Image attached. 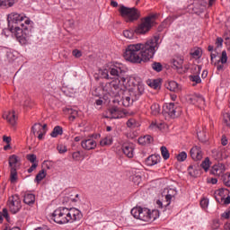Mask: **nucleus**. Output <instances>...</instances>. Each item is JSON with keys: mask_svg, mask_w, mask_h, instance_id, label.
Returning a JSON list of instances; mask_svg holds the SVG:
<instances>
[{"mask_svg": "<svg viewBox=\"0 0 230 230\" xmlns=\"http://www.w3.org/2000/svg\"><path fill=\"white\" fill-rule=\"evenodd\" d=\"M159 35L154 36L145 43H137L128 45L124 53L125 60L133 64H141V62H148L150 58H154L155 51L159 49Z\"/></svg>", "mask_w": 230, "mask_h": 230, "instance_id": "1", "label": "nucleus"}, {"mask_svg": "<svg viewBox=\"0 0 230 230\" xmlns=\"http://www.w3.org/2000/svg\"><path fill=\"white\" fill-rule=\"evenodd\" d=\"M8 28L13 33L20 44H28L30 34L31 33V21L24 14L11 13L7 16Z\"/></svg>", "mask_w": 230, "mask_h": 230, "instance_id": "2", "label": "nucleus"}, {"mask_svg": "<svg viewBox=\"0 0 230 230\" xmlns=\"http://www.w3.org/2000/svg\"><path fill=\"white\" fill-rule=\"evenodd\" d=\"M84 215L78 208H59L51 214V220L56 224H73L82 220Z\"/></svg>", "mask_w": 230, "mask_h": 230, "instance_id": "3", "label": "nucleus"}, {"mask_svg": "<svg viewBox=\"0 0 230 230\" xmlns=\"http://www.w3.org/2000/svg\"><path fill=\"white\" fill-rule=\"evenodd\" d=\"M131 215L134 218L142 220L143 222H154L159 218V210H150L146 208L136 207L131 209Z\"/></svg>", "mask_w": 230, "mask_h": 230, "instance_id": "4", "label": "nucleus"}, {"mask_svg": "<svg viewBox=\"0 0 230 230\" xmlns=\"http://www.w3.org/2000/svg\"><path fill=\"white\" fill-rule=\"evenodd\" d=\"M126 71L121 68V66H113L109 69H100L99 75L104 80H122V84L127 82V77L125 76Z\"/></svg>", "mask_w": 230, "mask_h": 230, "instance_id": "5", "label": "nucleus"}, {"mask_svg": "<svg viewBox=\"0 0 230 230\" xmlns=\"http://www.w3.org/2000/svg\"><path fill=\"white\" fill-rule=\"evenodd\" d=\"M126 82L123 84V85H128V87H131L129 90H128L131 94L133 93L135 98L139 100V96L145 93V85L143 84L139 83V81L136 80V77L134 76H126Z\"/></svg>", "mask_w": 230, "mask_h": 230, "instance_id": "6", "label": "nucleus"}, {"mask_svg": "<svg viewBox=\"0 0 230 230\" xmlns=\"http://www.w3.org/2000/svg\"><path fill=\"white\" fill-rule=\"evenodd\" d=\"M119 12L122 17H127V22H134V21H137L141 17V13L136 7L130 8L121 5Z\"/></svg>", "mask_w": 230, "mask_h": 230, "instance_id": "7", "label": "nucleus"}, {"mask_svg": "<svg viewBox=\"0 0 230 230\" xmlns=\"http://www.w3.org/2000/svg\"><path fill=\"white\" fill-rule=\"evenodd\" d=\"M7 208H9L10 213L13 215H17L22 209V203L21 202V198L17 195L9 197L7 200Z\"/></svg>", "mask_w": 230, "mask_h": 230, "instance_id": "8", "label": "nucleus"}, {"mask_svg": "<svg viewBox=\"0 0 230 230\" xmlns=\"http://www.w3.org/2000/svg\"><path fill=\"white\" fill-rule=\"evenodd\" d=\"M112 80L110 83H106L105 86L103 87V90L106 91L109 94H112V96H118V93H119V84L121 82L123 83V80L121 78L119 79H110Z\"/></svg>", "mask_w": 230, "mask_h": 230, "instance_id": "9", "label": "nucleus"}, {"mask_svg": "<svg viewBox=\"0 0 230 230\" xmlns=\"http://www.w3.org/2000/svg\"><path fill=\"white\" fill-rule=\"evenodd\" d=\"M152 29V17L148 16L137 26L135 30L137 35H145L148 33V31Z\"/></svg>", "mask_w": 230, "mask_h": 230, "instance_id": "10", "label": "nucleus"}, {"mask_svg": "<svg viewBox=\"0 0 230 230\" xmlns=\"http://www.w3.org/2000/svg\"><path fill=\"white\" fill-rule=\"evenodd\" d=\"M164 113L168 114V116L172 119L179 118L181 109L177 108L173 102L166 103L165 106H164Z\"/></svg>", "mask_w": 230, "mask_h": 230, "instance_id": "11", "label": "nucleus"}, {"mask_svg": "<svg viewBox=\"0 0 230 230\" xmlns=\"http://www.w3.org/2000/svg\"><path fill=\"white\" fill-rule=\"evenodd\" d=\"M134 102H137V97H135L134 93H131L128 90L124 91L122 94V105L124 107H130Z\"/></svg>", "mask_w": 230, "mask_h": 230, "instance_id": "12", "label": "nucleus"}, {"mask_svg": "<svg viewBox=\"0 0 230 230\" xmlns=\"http://www.w3.org/2000/svg\"><path fill=\"white\" fill-rule=\"evenodd\" d=\"M226 172V165L224 164H217L212 166L210 169V174L216 177H222Z\"/></svg>", "mask_w": 230, "mask_h": 230, "instance_id": "13", "label": "nucleus"}, {"mask_svg": "<svg viewBox=\"0 0 230 230\" xmlns=\"http://www.w3.org/2000/svg\"><path fill=\"white\" fill-rule=\"evenodd\" d=\"M172 69H176L178 72H182V66L184 64V58L181 56H174L172 59Z\"/></svg>", "mask_w": 230, "mask_h": 230, "instance_id": "14", "label": "nucleus"}, {"mask_svg": "<svg viewBox=\"0 0 230 230\" xmlns=\"http://www.w3.org/2000/svg\"><path fill=\"white\" fill-rule=\"evenodd\" d=\"M3 119H6L7 123H9V125H12V127L15 126V123H17V117H15V111H4L3 114Z\"/></svg>", "mask_w": 230, "mask_h": 230, "instance_id": "15", "label": "nucleus"}, {"mask_svg": "<svg viewBox=\"0 0 230 230\" xmlns=\"http://www.w3.org/2000/svg\"><path fill=\"white\" fill-rule=\"evenodd\" d=\"M96 145V141L93 138L84 139L81 142V146L84 150H94Z\"/></svg>", "mask_w": 230, "mask_h": 230, "instance_id": "16", "label": "nucleus"}, {"mask_svg": "<svg viewBox=\"0 0 230 230\" xmlns=\"http://www.w3.org/2000/svg\"><path fill=\"white\" fill-rule=\"evenodd\" d=\"M190 157L193 161H200L202 159V149L195 146L190 149Z\"/></svg>", "mask_w": 230, "mask_h": 230, "instance_id": "17", "label": "nucleus"}, {"mask_svg": "<svg viewBox=\"0 0 230 230\" xmlns=\"http://www.w3.org/2000/svg\"><path fill=\"white\" fill-rule=\"evenodd\" d=\"M31 134H33V136H37L38 134V139H42V137H44V132H42V124L35 123L31 127Z\"/></svg>", "mask_w": 230, "mask_h": 230, "instance_id": "18", "label": "nucleus"}, {"mask_svg": "<svg viewBox=\"0 0 230 230\" xmlns=\"http://www.w3.org/2000/svg\"><path fill=\"white\" fill-rule=\"evenodd\" d=\"M121 149H122L124 155H126L129 159H132V157H134V147H132V145L124 144V145H122Z\"/></svg>", "mask_w": 230, "mask_h": 230, "instance_id": "19", "label": "nucleus"}, {"mask_svg": "<svg viewBox=\"0 0 230 230\" xmlns=\"http://www.w3.org/2000/svg\"><path fill=\"white\" fill-rule=\"evenodd\" d=\"M212 155L217 161H222V159H226L227 157V155L222 149H213Z\"/></svg>", "mask_w": 230, "mask_h": 230, "instance_id": "20", "label": "nucleus"}, {"mask_svg": "<svg viewBox=\"0 0 230 230\" xmlns=\"http://www.w3.org/2000/svg\"><path fill=\"white\" fill-rule=\"evenodd\" d=\"M189 101L190 102V103H193L194 105L195 103H199V105H205L206 103V100L200 94L192 95L191 97H190Z\"/></svg>", "mask_w": 230, "mask_h": 230, "instance_id": "21", "label": "nucleus"}, {"mask_svg": "<svg viewBox=\"0 0 230 230\" xmlns=\"http://www.w3.org/2000/svg\"><path fill=\"white\" fill-rule=\"evenodd\" d=\"M175 195H177V190H175L174 189H170L167 191V194L165 196L166 204H164V208H168V206H170L172 199H173V197H175Z\"/></svg>", "mask_w": 230, "mask_h": 230, "instance_id": "22", "label": "nucleus"}, {"mask_svg": "<svg viewBox=\"0 0 230 230\" xmlns=\"http://www.w3.org/2000/svg\"><path fill=\"white\" fill-rule=\"evenodd\" d=\"M138 143L139 145H150L152 143H154V137L150 135H146L144 137H140L138 138Z\"/></svg>", "mask_w": 230, "mask_h": 230, "instance_id": "23", "label": "nucleus"}, {"mask_svg": "<svg viewBox=\"0 0 230 230\" xmlns=\"http://www.w3.org/2000/svg\"><path fill=\"white\" fill-rule=\"evenodd\" d=\"M159 161H160L159 155H152L146 158V163L147 166H154L157 164Z\"/></svg>", "mask_w": 230, "mask_h": 230, "instance_id": "24", "label": "nucleus"}, {"mask_svg": "<svg viewBox=\"0 0 230 230\" xmlns=\"http://www.w3.org/2000/svg\"><path fill=\"white\" fill-rule=\"evenodd\" d=\"M166 89L172 91V93H179L181 91V86L175 81H171L166 84Z\"/></svg>", "mask_w": 230, "mask_h": 230, "instance_id": "25", "label": "nucleus"}, {"mask_svg": "<svg viewBox=\"0 0 230 230\" xmlns=\"http://www.w3.org/2000/svg\"><path fill=\"white\" fill-rule=\"evenodd\" d=\"M24 204L27 206H33L35 204V196L33 194L26 193L23 197Z\"/></svg>", "mask_w": 230, "mask_h": 230, "instance_id": "26", "label": "nucleus"}, {"mask_svg": "<svg viewBox=\"0 0 230 230\" xmlns=\"http://www.w3.org/2000/svg\"><path fill=\"white\" fill-rule=\"evenodd\" d=\"M15 3H17V0H0V6L2 8H12Z\"/></svg>", "mask_w": 230, "mask_h": 230, "instance_id": "27", "label": "nucleus"}, {"mask_svg": "<svg viewBox=\"0 0 230 230\" xmlns=\"http://www.w3.org/2000/svg\"><path fill=\"white\" fill-rule=\"evenodd\" d=\"M64 134V129H62V127L56 126L52 132L50 133L51 137H58V136H62Z\"/></svg>", "mask_w": 230, "mask_h": 230, "instance_id": "28", "label": "nucleus"}, {"mask_svg": "<svg viewBox=\"0 0 230 230\" xmlns=\"http://www.w3.org/2000/svg\"><path fill=\"white\" fill-rule=\"evenodd\" d=\"M19 163V156L18 155H12L10 157H9V166L12 170V168H15V164Z\"/></svg>", "mask_w": 230, "mask_h": 230, "instance_id": "29", "label": "nucleus"}, {"mask_svg": "<svg viewBox=\"0 0 230 230\" xmlns=\"http://www.w3.org/2000/svg\"><path fill=\"white\" fill-rule=\"evenodd\" d=\"M161 150V155L164 161H168V159H170V152L168 151V148H166V146H163L160 148Z\"/></svg>", "mask_w": 230, "mask_h": 230, "instance_id": "30", "label": "nucleus"}, {"mask_svg": "<svg viewBox=\"0 0 230 230\" xmlns=\"http://www.w3.org/2000/svg\"><path fill=\"white\" fill-rule=\"evenodd\" d=\"M101 146H111L112 145V137H106L100 141Z\"/></svg>", "mask_w": 230, "mask_h": 230, "instance_id": "31", "label": "nucleus"}, {"mask_svg": "<svg viewBox=\"0 0 230 230\" xmlns=\"http://www.w3.org/2000/svg\"><path fill=\"white\" fill-rule=\"evenodd\" d=\"M3 217L6 219L7 222H10V216L8 214L7 208H3L2 212H0V224L3 223Z\"/></svg>", "mask_w": 230, "mask_h": 230, "instance_id": "32", "label": "nucleus"}, {"mask_svg": "<svg viewBox=\"0 0 230 230\" xmlns=\"http://www.w3.org/2000/svg\"><path fill=\"white\" fill-rule=\"evenodd\" d=\"M17 169L16 168H12L11 169V175H10V181L13 184H15L17 182Z\"/></svg>", "mask_w": 230, "mask_h": 230, "instance_id": "33", "label": "nucleus"}, {"mask_svg": "<svg viewBox=\"0 0 230 230\" xmlns=\"http://www.w3.org/2000/svg\"><path fill=\"white\" fill-rule=\"evenodd\" d=\"M151 67L156 73H161V71H163V64H161L160 62H153Z\"/></svg>", "mask_w": 230, "mask_h": 230, "instance_id": "34", "label": "nucleus"}, {"mask_svg": "<svg viewBox=\"0 0 230 230\" xmlns=\"http://www.w3.org/2000/svg\"><path fill=\"white\" fill-rule=\"evenodd\" d=\"M45 177H46V171L44 169H42L36 175L35 181L38 182V184H39V182H40L43 179H45Z\"/></svg>", "mask_w": 230, "mask_h": 230, "instance_id": "35", "label": "nucleus"}, {"mask_svg": "<svg viewBox=\"0 0 230 230\" xmlns=\"http://www.w3.org/2000/svg\"><path fill=\"white\" fill-rule=\"evenodd\" d=\"M151 112H152L153 116H157V114H159V112H161V107L159 106V104L155 103V104L151 105Z\"/></svg>", "mask_w": 230, "mask_h": 230, "instance_id": "36", "label": "nucleus"}, {"mask_svg": "<svg viewBox=\"0 0 230 230\" xmlns=\"http://www.w3.org/2000/svg\"><path fill=\"white\" fill-rule=\"evenodd\" d=\"M222 181L225 186H227V188H230V173L229 172H226L222 176Z\"/></svg>", "mask_w": 230, "mask_h": 230, "instance_id": "37", "label": "nucleus"}, {"mask_svg": "<svg viewBox=\"0 0 230 230\" xmlns=\"http://www.w3.org/2000/svg\"><path fill=\"white\" fill-rule=\"evenodd\" d=\"M198 134V138L201 143H206L208 141V137L206 136V131H199L197 133Z\"/></svg>", "mask_w": 230, "mask_h": 230, "instance_id": "38", "label": "nucleus"}, {"mask_svg": "<svg viewBox=\"0 0 230 230\" xmlns=\"http://www.w3.org/2000/svg\"><path fill=\"white\" fill-rule=\"evenodd\" d=\"M131 181L136 184V186H139V184H141L142 178L140 174H135L131 176Z\"/></svg>", "mask_w": 230, "mask_h": 230, "instance_id": "39", "label": "nucleus"}, {"mask_svg": "<svg viewBox=\"0 0 230 230\" xmlns=\"http://www.w3.org/2000/svg\"><path fill=\"white\" fill-rule=\"evenodd\" d=\"M226 62H227V52H226V50H223L220 58L217 60V63L226 64Z\"/></svg>", "mask_w": 230, "mask_h": 230, "instance_id": "40", "label": "nucleus"}, {"mask_svg": "<svg viewBox=\"0 0 230 230\" xmlns=\"http://www.w3.org/2000/svg\"><path fill=\"white\" fill-rule=\"evenodd\" d=\"M26 159L27 161H29L30 163H31L32 164H39V162H37V155L34 154H29L26 155Z\"/></svg>", "mask_w": 230, "mask_h": 230, "instance_id": "41", "label": "nucleus"}, {"mask_svg": "<svg viewBox=\"0 0 230 230\" xmlns=\"http://www.w3.org/2000/svg\"><path fill=\"white\" fill-rule=\"evenodd\" d=\"M186 159H188V155L184 151L177 155V161H179L180 163H183V161H186Z\"/></svg>", "mask_w": 230, "mask_h": 230, "instance_id": "42", "label": "nucleus"}, {"mask_svg": "<svg viewBox=\"0 0 230 230\" xmlns=\"http://www.w3.org/2000/svg\"><path fill=\"white\" fill-rule=\"evenodd\" d=\"M200 166L205 170V172H208V170H209V157L205 158Z\"/></svg>", "mask_w": 230, "mask_h": 230, "instance_id": "43", "label": "nucleus"}, {"mask_svg": "<svg viewBox=\"0 0 230 230\" xmlns=\"http://www.w3.org/2000/svg\"><path fill=\"white\" fill-rule=\"evenodd\" d=\"M200 71H202V66H199V65H194L191 67V73L192 75H200Z\"/></svg>", "mask_w": 230, "mask_h": 230, "instance_id": "44", "label": "nucleus"}, {"mask_svg": "<svg viewBox=\"0 0 230 230\" xmlns=\"http://www.w3.org/2000/svg\"><path fill=\"white\" fill-rule=\"evenodd\" d=\"M127 127H128V128H136V127H137V122L134 119H129L127 121Z\"/></svg>", "mask_w": 230, "mask_h": 230, "instance_id": "45", "label": "nucleus"}, {"mask_svg": "<svg viewBox=\"0 0 230 230\" xmlns=\"http://www.w3.org/2000/svg\"><path fill=\"white\" fill-rule=\"evenodd\" d=\"M226 193H227V189H219L215 191V195H218L221 199H225Z\"/></svg>", "mask_w": 230, "mask_h": 230, "instance_id": "46", "label": "nucleus"}, {"mask_svg": "<svg viewBox=\"0 0 230 230\" xmlns=\"http://www.w3.org/2000/svg\"><path fill=\"white\" fill-rule=\"evenodd\" d=\"M119 110L118 109V107H112L111 109H110V113L111 114V118L113 119H118V116L116 115L117 112H119Z\"/></svg>", "mask_w": 230, "mask_h": 230, "instance_id": "47", "label": "nucleus"}, {"mask_svg": "<svg viewBox=\"0 0 230 230\" xmlns=\"http://www.w3.org/2000/svg\"><path fill=\"white\" fill-rule=\"evenodd\" d=\"M123 35L126 39H134V31L126 30L123 31Z\"/></svg>", "mask_w": 230, "mask_h": 230, "instance_id": "48", "label": "nucleus"}, {"mask_svg": "<svg viewBox=\"0 0 230 230\" xmlns=\"http://www.w3.org/2000/svg\"><path fill=\"white\" fill-rule=\"evenodd\" d=\"M199 74H196L193 75H190V78L192 82H195L196 84H200L202 80L200 79V76L199 75Z\"/></svg>", "mask_w": 230, "mask_h": 230, "instance_id": "49", "label": "nucleus"}, {"mask_svg": "<svg viewBox=\"0 0 230 230\" xmlns=\"http://www.w3.org/2000/svg\"><path fill=\"white\" fill-rule=\"evenodd\" d=\"M200 206L203 209H206V208H208V206H209V199H202L200 200Z\"/></svg>", "mask_w": 230, "mask_h": 230, "instance_id": "50", "label": "nucleus"}, {"mask_svg": "<svg viewBox=\"0 0 230 230\" xmlns=\"http://www.w3.org/2000/svg\"><path fill=\"white\" fill-rule=\"evenodd\" d=\"M160 85H161V83L159 82V80H153L149 84V87H152L153 89H157Z\"/></svg>", "mask_w": 230, "mask_h": 230, "instance_id": "51", "label": "nucleus"}, {"mask_svg": "<svg viewBox=\"0 0 230 230\" xmlns=\"http://www.w3.org/2000/svg\"><path fill=\"white\" fill-rule=\"evenodd\" d=\"M223 118H224L225 125H226V127H230V114L229 113H225Z\"/></svg>", "mask_w": 230, "mask_h": 230, "instance_id": "52", "label": "nucleus"}, {"mask_svg": "<svg viewBox=\"0 0 230 230\" xmlns=\"http://www.w3.org/2000/svg\"><path fill=\"white\" fill-rule=\"evenodd\" d=\"M162 125V123L157 124V122H152L149 126V128H151V130H156V128L161 129Z\"/></svg>", "mask_w": 230, "mask_h": 230, "instance_id": "53", "label": "nucleus"}, {"mask_svg": "<svg viewBox=\"0 0 230 230\" xmlns=\"http://www.w3.org/2000/svg\"><path fill=\"white\" fill-rule=\"evenodd\" d=\"M80 157H81L80 151H76L72 154V159H74V161H80Z\"/></svg>", "mask_w": 230, "mask_h": 230, "instance_id": "54", "label": "nucleus"}, {"mask_svg": "<svg viewBox=\"0 0 230 230\" xmlns=\"http://www.w3.org/2000/svg\"><path fill=\"white\" fill-rule=\"evenodd\" d=\"M57 148L59 154H66V152H67V147L66 146L60 145V146H58Z\"/></svg>", "mask_w": 230, "mask_h": 230, "instance_id": "55", "label": "nucleus"}, {"mask_svg": "<svg viewBox=\"0 0 230 230\" xmlns=\"http://www.w3.org/2000/svg\"><path fill=\"white\" fill-rule=\"evenodd\" d=\"M32 105H33V102H31V99L30 98H27L23 102V107L30 108V107H32Z\"/></svg>", "mask_w": 230, "mask_h": 230, "instance_id": "56", "label": "nucleus"}, {"mask_svg": "<svg viewBox=\"0 0 230 230\" xmlns=\"http://www.w3.org/2000/svg\"><path fill=\"white\" fill-rule=\"evenodd\" d=\"M214 66H217V71H224V64L218 63V61H217V62L214 63Z\"/></svg>", "mask_w": 230, "mask_h": 230, "instance_id": "57", "label": "nucleus"}, {"mask_svg": "<svg viewBox=\"0 0 230 230\" xmlns=\"http://www.w3.org/2000/svg\"><path fill=\"white\" fill-rule=\"evenodd\" d=\"M72 54L74 57H75V58H80V57H82V51L78 49L73 50Z\"/></svg>", "mask_w": 230, "mask_h": 230, "instance_id": "58", "label": "nucleus"}, {"mask_svg": "<svg viewBox=\"0 0 230 230\" xmlns=\"http://www.w3.org/2000/svg\"><path fill=\"white\" fill-rule=\"evenodd\" d=\"M190 70V65H184L182 66V71H178V73H180L181 75H182V73H188V71Z\"/></svg>", "mask_w": 230, "mask_h": 230, "instance_id": "59", "label": "nucleus"}, {"mask_svg": "<svg viewBox=\"0 0 230 230\" xmlns=\"http://www.w3.org/2000/svg\"><path fill=\"white\" fill-rule=\"evenodd\" d=\"M216 44H217V48H220V46H222V44H224V39H222L220 37L217 38Z\"/></svg>", "mask_w": 230, "mask_h": 230, "instance_id": "60", "label": "nucleus"}, {"mask_svg": "<svg viewBox=\"0 0 230 230\" xmlns=\"http://www.w3.org/2000/svg\"><path fill=\"white\" fill-rule=\"evenodd\" d=\"M37 166H39V164H32V165L27 170L28 173H31V172L37 169Z\"/></svg>", "mask_w": 230, "mask_h": 230, "instance_id": "61", "label": "nucleus"}, {"mask_svg": "<svg viewBox=\"0 0 230 230\" xmlns=\"http://www.w3.org/2000/svg\"><path fill=\"white\" fill-rule=\"evenodd\" d=\"M218 227H220V223L218 220H214L212 224V229H218Z\"/></svg>", "mask_w": 230, "mask_h": 230, "instance_id": "62", "label": "nucleus"}, {"mask_svg": "<svg viewBox=\"0 0 230 230\" xmlns=\"http://www.w3.org/2000/svg\"><path fill=\"white\" fill-rule=\"evenodd\" d=\"M3 141H4V143H6L7 145H9V143H12V137H11L4 136V137H3Z\"/></svg>", "mask_w": 230, "mask_h": 230, "instance_id": "63", "label": "nucleus"}, {"mask_svg": "<svg viewBox=\"0 0 230 230\" xmlns=\"http://www.w3.org/2000/svg\"><path fill=\"white\" fill-rule=\"evenodd\" d=\"M221 217H222L223 218H225L226 220H227V219L229 218V217H230V210H226L225 213H223V214L221 215Z\"/></svg>", "mask_w": 230, "mask_h": 230, "instance_id": "64", "label": "nucleus"}]
</instances>
